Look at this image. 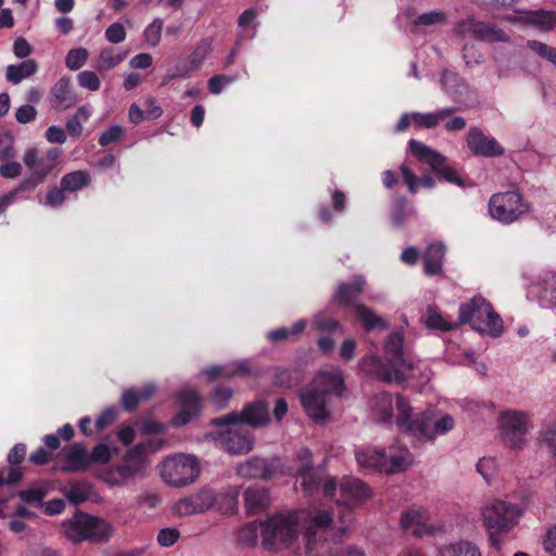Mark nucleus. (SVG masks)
Instances as JSON below:
<instances>
[{
    "label": "nucleus",
    "mask_w": 556,
    "mask_h": 556,
    "mask_svg": "<svg viewBox=\"0 0 556 556\" xmlns=\"http://www.w3.org/2000/svg\"><path fill=\"white\" fill-rule=\"evenodd\" d=\"M23 162L31 172L27 177L18 182L16 188L0 197V213L4 212L5 208L15 201L18 192H29L35 190L52 172V166L45 164L43 156L36 148L26 150L23 156Z\"/></svg>",
    "instance_id": "9"
},
{
    "label": "nucleus",
    "mask_w": 556,
    "mask_h": 556,
    "mask_svg": "<svg viewBox=\"0 0 556 556\" xmlns=\"http://www.w3.org/2000/svg\"><path fill=\"white\" fill-rule=\"evenodd\" d=\"M77 80L80 87L90 91H97L100 88V79L92 71H83L78 74Z\"/></svg>",
    "instance_id": "62"
},
{
    "label": "nucleus",
    "mask_w": 556,
    "mask_h": 556,
    "mask_svg": "<svg viewBox=\"0 0 556 556\" xmlns=\"http://www.w3.org/2000/svg\"><path fill=\"white\" fill-rule=\"evenodd\" d=\"M414 214L405 198H399L393 202L391 210V223L394 228L402 227L405 222Z\"/></svg>",
    "instance_id": "46"
},
{
    "label": "nucleus",
    "mask_w": 556,
    "mask_h": 556,
    "mask_svg": "<svg viewBox=\"0 0 556 556\" xmlns=\"http://www.w3.org/2000/svg\"><path fill=\"white\" fill-rule=\"evenodd\" d=\"M445 247L442 243H431L426 249L424 260V271L427 276H435L442 273Z\"/></svg>",
    "instance_id": "34"
},
{
    "label": "nucleus",
    "mask_w": 556,
    "mask_h": 556,
    "mask_svg": "<svg viewBox=\"0 0 556 556\" xmlns=\"http://www.w3.org/2000/svg\"><path fill=\"white\" fill-rule=\"evenodd\" d=\"M112 458V451L109 445L100 443L89 454V464H106Z\"/></svg>",
    "instance_id": "58"
},
{
    "label": "nucleus",
    "mask_w": 556,
    "mask_h": 556,
    "mask_svg": "<svg viewBox=\"0 0 556 556\" xmlns=\"http://www.w3.org/2000/svg\"><path fill=\"white\" fill-rule=\"evenodd\" d=\"M49 101L55 111H65L76 105L78 98L73 90L70 77L63 76L52 86Z\"/></svg>",
    "instance_id": "25"
},
{
    "label": "nucleus",
    "mask_w": 556,
    "mask_h": 556,
    "mask_svg": "<svg viewBox=\"0 0 556 556\" xmlns=\"http://www.w3.org/2000/svg\"><path fill=\"white\" fill-rule=\"evenodd\" d=\"M212 51V40L202 38L188 56L187 65L177 66L178 76H188L189 73L199 70Z\"/></svg>",
    "instance_id": "32"
},
{
    "label": "nucleus",
    "mask_w": 556,
    "mask_h": 556,
    "mask_svg": "<svg viewBox=\"0 0 556 556\" xmlns=\"http://www.w3.org/2000/svg\"><path fill=\"white\" fill-rule=\"evenodd\" d=\"M299 397L305 414L315 424L324 425L330 420L327 395L309 386L300 391Z\"/></svg>",
    "instance_id": "18"
},
{
    "label": "nucleus",
    "mask_w": 556,
    "mask_h": 556,
    "mask_svg": "<svg viewBox=\"0 0 556 556\" xmlns=\"http://www.w3.org/2000/svg\"><path fill=\"white\" fill-rule=\"evenodd\" d=\"M527 47L556 67V48L538 40H528Z\"/></svg>",
    "instance_id": "52"
},
{
    "label": "nucleus",
    "mask_w": 556,
    "mask_h": 556,
    "mask_svg": "<svg viewBox=\"0 0 556 556\" xmlns=\"http://www.w3.org/2000/svg\"><path fill=\"white\" fill-rule=\"evenodd\" d=\"M536 440L538 444L556 459V418L541 427Z\"/></svg>",
    "instance_id": "43"
},
{
    "label": "nucleus",
    "mask_w": 556,
    "mask_h": 556,
    "mask_svg": "<svg viewBox=\"0 0 556 556\" xmlns=\"http://www.w3.org/2000/svg\"><path fill=\"white\" fill-rule=\"evenodd\" d=\"M364 285L365 280L359 276L354 277L351 282L341 283L334 293V301L345 307H355V302L358 295L362 293Z\"/></svg>",
    "instance_id": "33"
},
{
    "label": "nucleus",
    "mask_w": 556,
    "mask_h": 556,
    "mask_svg": "<svg viewBox=\"0 0 556 556\" xmlns=\"http://www.w3.org/2000/svg\"><path fill=\"white\" fill-rule=\"evenodd\" d=\"M199 459L189 454H176L164 459L161 477L170 486H186L193 483L200 475Z\"/></svg>",
    "instance_id": "11"
},
{
    "label": "nucleus",
    "mask_w": 556,
    "mask_h": 556,
    "mask_svg": "<svg viewBox=\"0 0 556 556\" xmlns=\"http://www.w3.org/2000/svg\"><path fill=\"white\" fill-rule=\"evenodd\" d=\"M466 67L472 68L483 63L482 53L473 45H465L462 50Z\"/></svg>",
    "instance_id": "57"
},
{
    "label": "nucleus",
    "mask_w": 556,
    "mask_h": 556,
    "mask_svg": "<svg viewBox=\"0 0 556 556\" xmlns=\"http://www.w3.org/2000/svg\"><path fill=\"white\" fill-rule=\"evenodd\" d=\"M404 334L401 330L391 332L384 342V358L377 355H366L359 361L361 370L368 377L383 382L402 383L414 379L419 374L418 381L426 384L431 379V371L416 364L412 356L403 350Z\"/></svg>",
    "instance_id": "2"
},
{
    "label": "nucleus",
    "mask_w": 556,
    "mask_h": 556,
    "mask_svg": "<svg viewBox=\"0 0 556 556\" xmlns=\"http://www.w3.org/2000/svg\"><path fill=\"white\" fill-rule=\"evenodd\" d=\"M528 211V204L519 192L506 191L493 194L489 201V213L502 224H511Z\"/></svg>",
    "instance_id": "15"
},
{
    "label": "nucleus",
    "mask_w": 556,
    "mask_h": 556,
    "mask_svg": "<svg viewBox=\"0 0 556 556\" xmlns=\"http://www.w3.org/2000/svg\"><path fill=\"white\" fill-rule=\"evenodd\" d=\"M62 532L73 544L85 541L102 543L110 540L113 533L111 523L99 517L78 511L61 525Z\"/></svg>",
    "instance_id": "8"
},
{
    "label": "nucleus",
    "mask_w": 556,
    "mask_h": 556,
    "mask_svg": "<svg viewBox=\"0 0 556 556\" xmlns=\"http://www.w3.org/2000/svg\"><path fill=\"white\" fill-rule=\"evenodd\" d=\"M422 320L426 326L430 329H437L440 331H450L454 327L452 323L445 320L443 316L438 312L435 306L429 305L422 315Z\"/></svg>",
    "instance_id": "49"
},
{
    "label": "nucleus",
    "mask_w": 556,
    "mask_h": 556,
    "mask_svg": "<svg viewBox=\"0 0 556 556\" xmlns=\"http://www.w3.org/2000/svg\"><path fill=\"white\" fill-rule=\"evenodd\" d=\"M23 477V470L18 466L0 469V486L4 484H15Z\"/></svg>",
    "instance_id": "63"
},
{
    "label": "nucleus",
    "mask_w": 556,
    "mask_h": 556,
    "mask_svg": "<svg viewBox=\"0 0 556 556\" xmlns=\"http://www.w3.org/2000/svg\"><path fill=\"white\" fill-rule=\"evenodd\" d=\"M279 460L253 456L237 467V473L244 479L270 480L279 472Z\"/></svg>",
    "instance_id": "19"
},
{
    "label": "nucleus",
    "mask_w": 556,
    "mask_h": 556,
    "mask_svg": "<svg viewBox=\"0 0 556 556\" xmlns=\"http://www.w3.org/2000/svg\"><path fill=\"white\" fill-rule=\"evenodd\" d=\"M164 440L150 439L128 448L122 462L103 470L101 479L110 486H124L146 476L149 455L157 452Z\"/></svg>",
    "instance_id": "3"
},
{
    "label": "nucleus",
    "mask_w": 556,
    "mask_h": 556,
    "mask_svg": "<svg viewBox=\"0 0 556 556\" xmlns=\"http://www.w3.org/2000/svg\"><path fill=\"white\" fill-rule=\"evenodd\" d=\"M269 422V405L261 399L247 403L240 412L232 410L227 415L212 419L211 425L222 427L244 424L252 428H263Z\"/></svg>",
    "instance_id": "13"
},
{
    "label": "nucleus",
    "mask_w": 556,
    "mask_h": 556,
    "mask_svg": "<svg viewBox=\"0 0 556 556\" xmlns=\"http://www.w3.org/2000/svg\"><path fill=\"white\" fill-rule=\"evenodd\" d=\"M393 395L381 391L376 393L370 401L372 419L376 422L390 424L393 420Z\"/></svg>",
    "instance_id": "30"
},
{
    "label": "nucleus",
    "mask_w": 556,
    "mask_h": 556,
    "mask_svg": "<svg viewBox=\"0 0 556 556\" xmlns=\"http://www.w3.org/2000/svg\"><path fill=\"white\" fill-rule=\"evenodd\" d=\"M467 147L476 156L495 157L504 154V148L491 136L484 135L481 128L471 127L466 137Z\"/></svg>",
    "instance_id": "21"
},
{
    "label": "nucleus",
    "mask_w": 556,
    "mask_h": 556,
    "mask_svg": "<svg viewBox=\"0 0 556 556\" xmlns=\"http://www.w3.org/2000/svg\"><path fill=\"white\" fill-rule=\"evenodd\" d=\"M455 106L440 108L433 112H413V126L416 129H433L454 114Z\"/></svg>",
    "instance_id": "31"
},
{
    "label": "nucleus",
    "mask_w": 556,
    "mask_h": 556,
    "mask_svg": "<svg viewBox=\"0 0 556 556\" xmlns=\"http://www.w3.org/2000/svg\"><path fill=\"white\" fill-rule=\"evenodd\" d=\"M523 514L521 505L504 500H494L485 505L483 519L492 547L501 548L504 536L518 525Z\"/></svg>",
    "instance_id": "6"
},
{
    "label": "nucleus",
    "mask_w": 556,
    "mask_h": 556,
    "mask_svg": "<svg viewBox=\"0 0 556 556\" xmlns=\"http://www.w3.org/2000/svg\"><path fill=\"white\" fill-rule=\"evenodd\" d=\"M90 176L86 170H75L64 175L61 178L60 186L63 190L68 192H76L88 186Z\"/></svg>",
    "instance_id": "45"
},
{
    "label": "nucleus",
    "mask_w": 556,
    "mask_h": 556,
    "mask_svg": "<svg viewBox=\"0 0 556 556\" xmlns=\"http://www.w3.org/2000/svg\"><path fill=\"white\" fill-rule=\"evenodd\" d=\"M540 306L551 309L556 314V271H544L538 276L532 285Z\"/></svg>",
    "instance_id": "23"
},
{
    "label": "nucleus",
    "mask_w": 556,
    "mask_h": 556,
    "mask_svg": "<svg viewBox=\"0 0 556 556\" xmlns=\"http://www.w3.org/2000/svg\"><path fill=\"white\" fill-rule=\"evenodd\" d=\"M257 12L254 8L244 10L239 18L238 26L242 29L237 34L236 45L240 43L245 39H253L256 35V25L254 24Z\"/></svg>",
    "instance_id": "39"
},
{
    "label": "nucleus",
    "mask_w": 556,
    "mask_h": 556,
    "mask_svg": "<svg viewBox=\"0 0 556 556\" xmlns=\"http://www.w3.org/2000/svg\"><path fill=\"white\" fill-rule=\"evenodd\" d=\"M532 427V416L522 410H506L500 415V433L511 450L521 448Z\"/></svg>",
    "instance_id": "14"
},
{
    "label": "nucleus",
    "mask_w": 556,
    "mask_h": 556,
    "mask_svg": "<svg viewBox=\"0 0 556 556\" xmlns=\"http://www.w3.org/2000/svg\"><path fill=\"white\" fill-rule=\"evenodd\" d=\"M154 391L153 384H147L141 389H128L122 395V405L127 412H134L139 402L149 400Z\"/></svg>",
    "instance_id": "40"
},
{
    "label": "nucleus",
    "mask_w": 556,
    "mask_h": 556,
    "mask_svg": "<svg viewBox=\"0 0 556 556\" xmlns=\"http://www.w3.org/2000/svg\"><path fill=\"white\" fill-rule=\"evenodd\" d=\"M441 556H481L479 548L468 541L446 545L440 551Z\"/></svg>",
    "instance_id": "48"
},
{
    "label": "nucleus",
    "mask_w": 556,
    "mask_h": 556,
    "mask_svg": "<svg viewBox=\"0 0 556 556\" xmlns=\"http://www.w3.org/2000/svg\"><path fill=\"white\" fill-rule=\"evenodd\" d=\"M216 502L212 490L203 489L190 496L180 498L176 502L174 510L179 516H189L201 514L214 506Z\"/></svg>",
    "instance_id": "22"
},
{
    "label": "nucleus",
    "mask_w": 556,
    "mask_h": 556,
    "mask_svg": "<svg viewBox=\"0 0 556 556\" xmlns=\"http://www.w3.org/2000/svg\"><path fill=\"white\" fill-rule=\"evenodd\" d=\"M331 520V514L328 511H318L313 517L304 509L277 513L261 525L262 545L267 551L288 548L295 544L303 533L305 554L321 556L326 551L319 549L317 543L326 536Z\"/></svg>",
    "instance_id": "1"
},
{
    "label": "nucleus",
    "mask_w": 556,
    "mask_h": 556,
    "mask_svg": "<svg viewBox=\"0 0 556 556\" xmlns=\"http://www.w3.org/2000/svg\"><path fill=\"white\" fill-rule=\"evenodd\" d=\"M180 538V532L176 528H163L159 531L156 541L162 547L173 546Z\"/></svg>",
    "instance_id": "59"
},
{
    "label": "nucleus",
    "mask_w": 556,
    "mask_h": 556,
    "mask_svg": "<svg viewBox=\"0 0 556 556\" xmlns=\"http://www.w3.org/2000/svg\"><path fill=\"white\" fill-rule=\"evenodd\" d=\"M516 14H507L504 20L510 23L525 22L541 30H551L556 26V13L546 10L516 11Z\"/></svg>",
    "instance_id": "26"
},
{
    "label": "nucleus",
    "mask_w": 556,
    "mask_h": 556,
    "mask_svg": "<svg viewBox=\"0 0 556 556\" xmlns=\"http://www.w3.org/2000/svg\"><path fill=\"white\" fill-rule=\"evenodd\" d=\"M403 181L407 186L410 193L415 194L419 190L420 187L426 189H433L435 187V179L430 175H424L418 177L414 170L407 165V163H403L400 167Z\"/></svg>",
    "instance_id": "35"
},
{
    "label": "nucleus",
    "mask_w": 556,
    "mask_h": 556,
    "mask_svg": "<svg viewBox=\"0 0 556 556\" xmlns=\"http://www.w3.org/2000/svg\"><path fill=\"white\" fill-rule=\"evenodd\" d=\"M178 400L182 407L200 412L201 396L193 389H184L178 393Z\"/></svg>",
    "instance_id": "56"
},
{
    "label": "nucleus",
    "mask_w": 556,
    "mask_h": 556,
    "mask_svg": "<svg viewBox=\"0 0 556 556\" xmlns=\"http://www.w3.org/2000/svg\"><path fill=\"white\" fill-rule=\"evenodd\" d=\"M163 29V21L159 17L154 18L143 30V37L151 47L160 43Z\"/></svg>",
    "instance_id": "55"
},
{
    "label": "nucleus",
    "mask_w": 556,
    "mask_h": 556,
    "mask_svg": "<svg viewBox=\"0 0 556 556\" xmlns=\"http://www.w3.org/2000/svg\"><path fill=\"white\" fill-rule=\"evenodd\" d=\"M408 147L412 154L420 163L428 164L440 179L463 189L472 186L455 168L447 165V159L439 151L415 139L408 141Z\"/></svg>",
    "instance_id": "10"
},
{
    "label": "nucleus",
    "mask_w": 556,
    "mask_h": 556,
    "mask_svg": "<svg viewBox=\"0 0 556 556\" xmlns=\"http://www.w3.org/2000/svg\"><path fill=\"white\" fill-rule=\"evenodd\" d=\"M458 319L460 324H470L476 331L493 338H498L503 333L502 317L481 295H476L470 301L460 304Z\"/></svg>",
    "instance_id": "7"
},
{
    "label": "nucleus",
    "mask_w": 556,
    "mask_h": 556,
    "mask_svg": "<svg viewBox=\"0 0 556 556\" xmlns=\"http://www.w3.org/2000/svg\"><path fill=\"white\" fill-rule=\"evenodd\" d=\"M296 479L306 494L312 495L319 490H321L325 497L332 498L337 494L336 479L326 476L323 469H315L307 463H304L298 469Z\"/></svg>",
    "instance_id": "16"
},
{
    "label": "nucleus",
    "mask_w": 556,
    "mask_h": 556,
    "mask_svg": "<svg viewBox=\"0 0 556 556\" xmlns=\"http://www.w3.org/2000/svg\"><path fill=\"white\" fill-rule=\"evenodd\" d=\"M440 86L443 92L454 102H459L468 91L466 83L458 73L448 68L441 71Z\"/></svg>",
    "instance_id": "28"
},
{
    "label": "nucleus",
    "mask_w": 556,
    "mask_h": 556,
    "mask_svg": "<svg viewBox=\"0 0 556 556\" xmlns=\"http://www.w3.org/2000/svg\"><path fill=\"white\" fill-rule=\"evenodd\" d=\"M311 387L327 396L330 394L341 396L345 390L342 371L336 367L325 368L317 372Z\"/></svg>",
    "instance_id": "24"
},
{
    "label": "nucleus",
    "mask_w": 556,
    "mask_h": 556,
    "mask_svg": "<svg viewBox=\"0 0 556 556\" xmlns=\"http://www.w3.org/2000/svg\"><path fill=\"white\" fill-rule=\"evenodd\" d=\"M61 455L65 460L64 471L75 472L87 469L89 464V454L81 443H73L62 448Z\"/></svg>",
    "instance_id": "27"
},
{
    "label": "nucleus",
    "mask_w": 556,
    "mask_h": 556,
    "mask_svg": "<svg viewBox=\"0 0 556 556\" xmlns=\"http://www.w3.org/2000/svg\"><path fill=\"white\" fill-rule=\"evenodd\" d=\"M124 136L125 131L123 127L118 125H113L101 134V136L99 137V144L101 147H106L111 143L119 141Z\"/></svg>",
    "instance_id": "60"
},
{
    "label": "nucleus",
    "mask_w": 556,
    "mask_h": 556,
    "mask_svg": "<svg viewBox=\"0 0 556 556\" xmlns=\"http://www.w3.org/2000/svg\"><path fill=\"white\" fill-rule=\"evenodd\" d=\"M236 80L237 76L214 75L208 79V90L213 94H219L226 86Z\"/></svg>",
    "instance_id": "61"
},
{
    "label": "nucleus",
    "mask_w": 556,
    "mask_h": 556,
    "mask_svg": "<svg viewBox=\"0 0 556 556\" xmlns=\"http://www.w3.org/2000/svg\"><path fill=\"white\" fill-rule=\"evenodd\" d=\"M337 491L340 497L337 498L336 506L327 510L332 517L329 527L345 533L354 520L353 508L369 497L370 490L358 478L346 476L337 483Z\"/></svg>",
    "instance_id": "5"
},
{
    "label": "nucleus",
    "mask_w": 556,
    "mask_h": 556,
    "mask_svg": "<svg viewBox=\"0 0 556 556\" xmlns=\"http://www.w3.org/2000/svg\"><path fill=\"white\" fill-rule=\"evenodd\" d=\"M88 59L86 48H76L68 51L65 58V64L71 71H77L85 65Z\"/></svg>",
    "instance_id": "54"
},
{
    "label": "nucleus",
    "mask_w": 556,
    "mask_h": 556,
    "mask_svg": "<svg viewBox=\"0 0 556 556\" xmlns=\"http://www.w3.org/2000/svg\"><path fill=\"white\" fill-rule=\"evenodd\" d=\"M245 511L255 515L264 511L270 505V495L264 486H249L243 492Z\"/></svg>",
    "instance_id": "29"
},
{
    "label": "nucleus",
    "mask_w": 556,
    "mask_h": 556,
    "mask_svg": "<svg viewBox=\"0 0 556 556\" xmlns=\"http://www.w3.org/2000/svg\"><path fill=\"white\" fill-rule=\"evenodd\" d=\"M445 20H446L445 13L441 10H435V11H431V12H427V13H422V14L418 15L413 21V25L416 27H421V26L427 27V26L442 24L445 22Z\"/></svg>",
    "instance_id": "53"
},
{
    "label": "nucleus",
    "mask_w": 556,
    "mask_h": 556,
    "mask_svg": "<svg viewBox=\"0 0 556 556\" xmlns=\"http://www.w3.org/2000/svg\"><path fill=\"white\" fill-rule=\"evenodd\" d=\"M126 52L112 47L104 48L100 51L96 68L99 72H106L116 67L126 58Z\"/></svg>",
    "instance_id": "42"
},
{
    "label": "nucleus",
    "mask_w": 556,
    "mask_h": 556,
    "mask_svg": "<svg viewBox=\"0 0 556 556\" xmlns=\"http://www.w3.org/2000/svg\"><path fill=\"white\" fill-rule=\"evenodd\" d=\"M395 405L399 412L396 425L402 431L418 441L433 440V412H422L413 419L410 404L400 394L395 396Z\"/></svg>",
    "instance_id": "12"
},
{
    "label": "nucleus",
    "mask_w": 556,
    "mask_h": 556,
    "mask_svg": "<svg viewBox=\"0 0 556 556\" xmlns=\"http://www.w3.org/2000/svg\"><path fill=\"white\" fill-rule=\"evenodd\" d=\"M314 326L325 332H342L343 328L339 324L338 320H336L328 311L320 312L315 315L314 317Z\"/></svg>",
    "instance_id": "51"
},
{
    "label": "nucleus",
    "mask_w": 556,
    "mask_h": 556,
    "mask_svg": "<svg viewBox=\"0 0 556 556\" xmlns=\"http://www.w3.org/2000/svg\"><path fill=\"white\" fill-rule=\"evenodd\" d=\"M64 496L74 505L86 502L91 493V486L84 480H72L62 489Z\"/></svg>",
    "instance_id": "38"
},
{
    "label": "nucleus",
    "mask_w": 556,
    "mask_h": 556,
    "mask_svg": "<svg viewBox=\"0 0 556 556\" xmlns=\"http://www.w3.org/2000/svg\"><path fill=\"white\" fill-rule=\"evenodd\" d=\"M400 523L405 532L415 536H422L428 532V528L424 523V515L417 509L405 510L401 516Z\"/></svg>",
    "instance_id": "36"
},
{
    "label": "nucleus",
    "mask_w": 556,
    "mask_h": 556,
    "mask_svg": "<svg viewBox=\"0 0 556 556\" xmlns=\"http://www.w3.org/2000/svg\"><path fill=\"white\" fill-rule=\"evenodd\" d=\"M232 389L225 386H218L214 389L211 396L212 402L216 407L223 408L227 405L228 401L232 397Z\"/></svg>",
    "instance_id": "64"
},
{
    "label": "nucleus",
    "mask_w": 556,
    "mask_h": 556,
    "mask_svg": "<svg viewBox=\"0 0 556 556\" xmlns=\"http://www.w3.org/2000/svg\"><path fill=\"white\" fill-rule=\"evenodd\" d=\"M456 31L460 35H470L484 42H508L509 36L493 23L481 22L469 16L456 23Z\"/></svg>",
    "instance_id": "17"
},
{
    "label": "nucleus",
    "mask_w": 556,
    "mask_h": 556,
    "mask_svg": "<svg viewBox=\"0 0 556 556\" xmlns=\"http://www.w3.org/2000/svg\"><path fill=\"white\" fill-rule=\"evenodd\" d=\"M355 315L358 321L363 325L364 329L369 332L375 329H388L389 324L381 317L377 316L367 306L357 304L355 305Z\"/></svg>",
    "instance_id": "41"
},
{
    "label": "nucleus",
    "mask_w": 556,
    "mask_h": 556,
    "mask_svg": "<svg viewBox=\"0 0 556 556\" xmlns=\"http://www.w3.org/2000/svg\"><path fill=\"white\" fill-rule=\"evenodd\" d=\"M219 442L232 455L250 453L255 443L254 433L243 428H229L219 433Z\"/></svg>",
    "instance_id": "20"
},
{
    "label": "nucleus",
    "mask_w": 556,
    "mask_h": 556,
    "mask_svg": "<svg viewBox=\"0 0 556 556\" xmlns=\"http://www.w3.org/2000/svg\"><path fill=\"white\" fill-rule=\"evenodd\" d=\"M48 494V489L42 484H34L26 490L17 492V496L27 504L35 505L37 507L43 506V498Z\"/></svg>",
    "instance_id": "50"
},
{
    "label": "nucleus",
    "mask_w": 556,
    "mask_h": 556,
    "mask_svg": "<svg viewBox=\"0 0 556 556\" xmlns=\"http://www.w3.org/2000/svg\"><path fill=\"white\" fill-rule=\"evenodd\" d=\"M263 521H252L244 525L238 532V542L243 547H252L257 544L258 534H262Z\"/></svg>",
    "instance_id": "47"
},
{
    "label": "nucleus",
    "mask_w": 556,
    "mask_h": 556,
    "mask_svg": "<svg viewBox=\"0 0 556 556\" xmlns=\"http://www.w3.org/2000/svg\"><path fill=\"white\" fill-rule=\"evenodd\" d=\"M354 454L361 467L388 475L405 471L413 464L412 453L400 444H391L388 447L364 445L356 447Z\"/></svg>",
    "instance_id": "4"
},
{
    "label": "nucleus",
    "mask_w": 556,
    "mask_h": 556,
    "mask_svg": "<svg viewBox=\"0 0 556 556\" xmlns=\"http://www.w3.org/2000/svg\"><path fill=\"white\" fill-rule=\"evenodd\" d=\"M303 372L299 368H277L274 375L275 384L283 388H293L303 381Z\"/></svg>",
    "instance_id": "44"
},
{
    "label": "nucleus",
    "mask_w": 556,
    "mask_h": 556,
    "mask_svg": "<svg viewBox=\"0 0 556 556\" xmlns=\"http://www.w3.org/2000/svg\"><path fill=\"white\" fill-rule=\"evenodd\" d=\"M38 70L35 60L28 59L18 64H10L5 70V78L13 85L20 84L23 79L33 76Z\"/></svg>",
    "instance_id": "37"
}]
</instances>
